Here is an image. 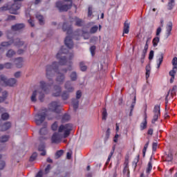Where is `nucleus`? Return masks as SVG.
<instances>
[{"label": "nucleus", "mask_w": 177, "mask_h": 177, "mask_svg": "<svg viewBox=\"0 0 177 177\" xmlns=\"http://www.w3.org/2000/svg\"><path fill=\"white\" fill-rule=\"evenodd\" d=\"M166 28L167 37H169V35H171V31H172V22H169L168 24L167 25Z\"/></svg>", "instance_id": "33"}, {"label": "nucleus", "mask_w": 177, "mask_h": 177, "mask_svg": "<svg viewBox=\"0 0 177 177\" xmlns=\"http://www.w3.org/2000/svg\"><path fill=\"white\" fill-rule=\"evenodd\" d=\"M152 160H153V157H151L146 169V174H147L148 175L149 174H150V172H151V169H153V162H151Z\"/></svg>", "instance_id": "23"}, {"label": "nucleus", "mask_w": 177, "mask_h": 177, "mask_svg": "<svg viewBox=\"0 0 177 177\" xmlns=\"http://www.w3.org/2000/svg\"><path fill=\"white\" fill-rule=\"evenodd\" d=\"M72 104L74 110H77L80 106V100H78L77 98L72 99Z\"/></svg>", "instance_id": "30"}, {"label": "nucleus", "mask_w": 177, "mask_h": 177, "mask_svg": "<svg viewBox=\"0 0 177 177\" xmlns=\"http://www.w3.org/2000/svg\"><path fill=\"white\" fill-rule=\"evenodd\" d=\"M1 119L4 121L9 119V114L8 113H4L1 115Z\"/></svg>", "instance_id": "52"}, {"label": "nucleus", "mask_w": 177, "mask_h": 177, "mask_svg": "<svg viewBox=\"0 0 177 177\" xmlns=\"http://www.w3.org/2000/svg\"><path fill=\"white\" fill-rule=\"evenodd\" d=\"M158 62L160 63V64H162V61L164 60V53H160L158 55Z\"/></svg>", "instance_id": "43"}, {"label": "nucleus", "mask_w": 177, "mask_h": 177, "mask_svg": "<svg viewBox=\"0 0 177 177\" xmlns=\"http://www.w3.org/2000/svg\"><path fill=\"white\" fill-rule=\"evenodd\" d=\"M59 70V64L57 62H54L52 64H48L46 66V77L48 80L49 83H46L44 81L40 82V88L41 91L49 92L50 91L51 86L55 84L53 81V77H55V73Z\"/></svg>", "instance_id": "1"}, {"label": "nucleus", "mask_w": 177, "mask_h": 177, "mask_svg": "<svg viewBox=\"0 0 177 177\" xmlns=\"http://www.w3.org/2000/svg\"><path fill=\"white\" fill-rule=\"evenodd\" d=\"M71 82L73 81H77L78 80V75L77 74V72L73 71L70 75Z\"/></svg>", "instance_id": "32"}, {"label": "nucleus", "mask_w": 177, "mask_h": 177, "mask_svg": "<svg viewBox=\"0 0 177 177\" xmlns=\"http://www.w3.org/2000/svg\"><path fill=\"white\" fill-rule=\"evenodd\" d=\"M110 128H109L106 132V136H105V142L106 140H109V138H110Z\"/></svg>", "instance_id": "58"}, {"label": "nucleus", "mask_w": 177, "mask_h": 177, "mask_svg": "<svg viewBox=\"0 0 177 177\" xmlns=\"http://www.w3.org/2000/svg\"><path fill=\"white\" fill-rule=\"evenodd\" d=\"M14 77L15 78H20L21 77V71H17L14 74Z\"/></svg>", "instance_id": "62"}, {"label": "nucleus", "mask_w": 177, "mask_h": 177, "mask_svg": "<svg viewBox=\"0 0 177 177\" xmlns=\"http://www.w3.org/2000/svg\"><path fill=\"white\" fill-rule=\"evenodd\" d=\"M153 57H154V50H151L149 53V59L153 60Z\"/></svg>", "instance_id": "60"}, {"label": "nucleus", "mask_w": 177, "mask_h": 177, "mask_svg": "<svg viewBox=\"0 0 177 177\" xmlns=\"http://www.w3.org/2000/svg\"><path fill=\"white\" fill-rule=\"evenodd\" d=\"M9 136L6 135V136H3L0 138V142L1 143H5L6 142H8V140H9Z\"/></svg>", "instance_id": "40"}, {"label": "nucleus", "mask_w": 177, "mask_h": 177, "mask_svg": "<svg viewBox=\"0 0 177 177\" xmlns=\"http://www.w3.org/2000/svg\"><path fill=\"white\" fill-rule=\"evenodd\" d=\"M177 86L174 85L171 89V95H176Z\"/></svg>", "instance_id": "59"}, {"label": "nucleus", "mask_w": 177, "mask_h": 177, "mask_svg": "<svg viewBox=\"0 0 177 177\" xmlns=\"http://www.w3.org/2000/svg\"><path fill=\"white\" fill-rule=\"evenodd\" d=\"M71 131H73V124L70 123L61 124L58 129V132L62 135L64 139H66V138H68V136H70Z\"/></svg>", "instance_id": "3"}, {"label": "nucleus", "mask_w": 177, "mask_h": 177, "mask_svg": "<svg viewBox=\"0 0 177 177\" xmlns=\"http://www.w3.org/2000/svg\"><path fill=\"white\" fill-rule=\"evenodd\" d=\"M62 122H67V121H70V115L65 113L62 117Z\"/></svg>", "instance_id": "38"}, {"label": "nucleus", "mask_w": 177, "mask_h": 177, "mask_svg": "<svg viewBox=\"0 0 177 177\" xmlns=\"http://www.w3.org/2000/svg\"><path fill=\"white\" fill-rule=\"evenodd\" d=\"M15 66L17 68H21L23 67V58H17L15 61Z\"/></svg>", "instance_id": "22"}, {"label": "nucleus", "mask_w": 177, "mask_h": 177, "mask_svg": "<svg viewBox=\"0 0 177 177\" xmlns=\"http://www.w3.org/2000/svg\"><path fill=\"white\" fill-rule=\"evenodd\" d=\"M54 91L53 93V96H55L57 97V96H60L62 95V86L59 85L55 84L53 86Z\"/></svg>", "instance_id": "14"}, {"label": "nucleus", "mask_w": 177, "mask_h": 177, "mask_svg": "<svg viewBox=\"0 0 177 177\" xmlns=\"http://www.w3.org/2000/svg\"><path fill=\"white\" fill-rule=\"evenodd\" d=\"M39 133L41 136L46 135V133H48V129H46V127L41 128L39 131Z\"/></svg>", "instance_id": "45"}, {"label": "nucleus", "mask_w": 177, "mask_h": 177, "mask_svg": "<svg viewBox=\"0 0 177 177\" xmlns=\"http://www.w3.org/2000/svg\"><path fill=\"white\" fill-rule=\"evenodd\" d=\"M80 66L82 71H86L87 67L84 64V62H80Z\"/></svg>", "instance_id": "54"}, {"label": "nucleus", "mask_w": 177, "mask_h": 177, "mask_svg": "<svg viewBox=\"0 0 177 177\" xmlns=\"http://www.w3.org/2000/svg\"><path fill=\"white\" fill-rule=\"evenodd\" d=\"M38 154H37V152H34L32 156L30 157L29 161L30 162H32V161H35L37 160Z\"/></svg>", "instance_id": "42"}, {"label": "nucleus", "mask_w": 177, "mask_h": 177, "mask_svg": "<svg viewBox=\"0 0 177 177\" xmlns=\"http://www.w3.org/2000/svg\"><path fill=\"white\" fill-rule=\"evenodd\" d=\"M13 40V43L14 45L15 46H23L24 45V41H22L21 40H20V38H16Z\"/></svg>", "instance_id": "27"}, {"label": "nucleus", "mask_w": 177, "mask_h": 177, "mask_svg": "<svg viewBox=\"0 0 177 177\" xmlns=\"http://www.w3.org/2000/svg\"><path fill=\"white\" fill-rule=\"evenodd\" d=\"M16 55V52H15V50H13L12 49H10L8 50V51L6 53V56L7 57H13V56H15Z\"/></svg>", "instance_id": "34"}, {"label": "nucleus", "mask_w": 177, "mask_h": 177, "mask_svg": "<svg viewBox=\"0 0 177 177\" xmlns=\"http://www.w3.org/2000/svg\"><path fill=\"white\" fill-rule=\"evenodd\" d=\"M146 78H149L150 77V71H151V67L150 66V64L146 66Z\"/></svg>", "instance_id": "36"}, {"label": "nucleus", "mask_w": 177, "mask_h": 177, "mask_svg": "<svg viewBox=\"0 0 177 177\" xmlns=\"http://www.w3.org/2000/svg\"><path fill=\"white\" fill-rule=\"evenodd\" d=\"M36 18L39 20V23L40 26H44L45 24V21L44 20V16L37 14L36 15Z\"/></svg>", "instance_id": "31"}, {"label": "nucleus", "mask_w": 177, "mask_h": 177, "mask_svg": "<svg viewBox=\"0 0 177 177\" xmlns=\"http://www.w3.org/2000/svg\"><path fill=\"white\" fill-rule=\"evenodd\" d=\"M175 5V0H170V1L168 3V9L169 10H171Z\"/></svg>", "instance_id": "46"}, {"label": "nucleus", "mask_w": 177, "mask_h": 177, "mask_svg": "<svg viewBox=\"0 0 177 177\" xmlns=\"http://www.w3.org/2000/svg\"><path fill=\"white\" fill-rule=\"evenodd\" d=\"M147 128V115H145V118H144V121L140 124V130L143 131Z\"/></svg>", "instance_id": "29"}, {"label": "nucleus", "mask_w": 177, "mask_h": 177, "mask_svg": "<svg viewBox=\"0 0 177 177\" xmlns=\"http://www.w3.org/2000/svg\"><path fill=\"white\" fill-rule=\"evenodd\" d=\"M62 139H64V137L59 133V132H55L53 133L51 138L52 143H60L62 142Z\"/></svg>", "instance_id": "9"}, {"label": "nucleus", "mask_w": 177, "mask_h": 177, "mask_svg": "<svg viewBox=\"0 0 177 177\" xmlns=\"http://www.w3.org/2000/svg\"><path fill=\"white\" fill-rule=\"evenodd\" d=\"M46 118V113L45 112L39 113L35 116V121L37 125H41Z\"/></svg>", "instance_id": "6"}, {"label": "nucleus", "mask_w": 177, "mask_h": 177, "mask_svg": "<svg viewBox=\"0 0 177 177\" xmlns=\"http://www.w3.org/2000/svg\"><path fill=\"white\" fill-rule=\"evenodd\" d=\"M99 30V27L97 26H94L90 29L91 34H95Z\"/></svg>", "instance_id": "48"}, {"label": "nucleus", "mask_w": 177, "mask_h": 177, "mask_svg": "<svg viewBox=\"0 0 177 177\" xmlns=\"http://www.w3.org/2000/svg\"><path fill=\"white\" fill-rule=\"evenodd\" d=\"M25 28L26 25L24 24H17L11 26L12 31H21Z\"/></svg>", "instance_id": "15"}, {"label": "nucleus", "mask_w": 177, "mask_h": 177, "mask_svg": "<svg viewBox=\"0 0 177 177\" xmlns=\"http://www.w3.org/2000/svg\"><path fill=\"white\" fill-rule=\"evenodd\" d=\"M0 80L4 82L5 85H6V82H8V78H6V76L1 75L0 76Z\"/></svg>", "instance_id": "55"}, {"label": "nucleus", "mask_w": 177, "mask_h": 177, "mask_svg": "<svg viewBox=\"0 0 177 177\" xmlns=\"http://www.w3.org/2000/svg\"><path fill=\"white\" fill-rule=\"evenodd\" d=\"M1 97H3L6 100L8 97V91H5L2 93V96Z\"/></svg>", "instance_id": "64"}, {"label": "nucleus", "mask_w": 177, "mask_h": 177, "mask_svg": "<svg viewBox=\"0 0 177 177\" xmlns=\"http://www.w3.org/2000/svg\"><path fill=\"white\" fill-rule=\"evenodd\" d=\"M6 167V162L4 160H0V171H2Z\"/></svg>", "instance_id": "49"}, {"label": "nucleus", "mask_w": 177, "mask_h": 177, "mask_svg": "<svg viewBox=\"0 0 177 177\" xmlns=\"http://www.w3.org/2000/svg\"><path fill=\"white\" fill-rule=\"evenodd\" d=\"M95 50H96V46H93L90 48V51L92 56H95Z\"/></svg>", "instance_id": "56"}, {"label": "nucleus", "mask_w": 177, "mask_h": 177, "mask_svg": "<svg viewBox=\"0 0 177 177\" xmlns=\"http://www.w3.org/2000/svg\"><path fill=\"white\" fill-rule=\"evenodd\" d=\"M55 81L59 84V85H63V84H64V81H66V75L62 72H58Z\"/></svg>", "instance_id": "12"}, {"label": "nucleus", "mask_w": 177, "mask_h": 177, "mask_svg": "<svg viewBox=\"0 0 177 177\" xmlns=\"http://www.w3.org/2000/svg\"><path fill=\"white\" fill-rule=\"evenodd\" d=\"M153 46H154V48H156V46H157V45H158V42H160V37H156L153 39Z\"/></svg>", "instance_id": "44"}, {"label": "nucleus", "mask_w": 177, "mask_h": 177, "mask_svg": "<svg viewBox=\"0 0 177 177\" xmlns=\"http://www.w3.org/2000/svg\"><path fill=\"white\" fill-rule=\"evenodd\" d=\"M175 68H177L176 66L173 67V70L170 71L169 74L171 77H175V74H176V71H175Z\"/></svg>", "instance_id": "51"}, {"label": "nucleus", "mask_w": 177, "mask_h": 177, "mask_svg": "<svg viewBox=\"0 0 177 177\" xmlns=\"http://www.w3.org/2000/svg\"><path fill=\"white\" fill-rule=\"evenodd\" d=\"M10 127H12V123L10 122H6L2 127L1 131L2 132H5V131H8L10 129Z\"/></svg>", "instance_id": "28"}, {"label": "nucleus", "mask_w": 177, "mask_h": 177, "mask_svg": "<svg viewBox=\"0 0 177 177\" xmlns=\"http://www.w3.org/2000/svg\"><path fill=\"white\" fill-rule=\"evenodd\" d=\"M45 145L41 143L38 147V151H41L40 156H46V149H45Z\"/></svg>", "instance_id": "19"}, {"label": "nucleus", "mask_w": 177, "mask_h": 177, "mask_svg": "<svg viewBox=\"0 0 177 177\" xmlns=\"http://www.w3.org/2000/svg\"><path fill=\"white\" fill-rule=\"evenodd\" d=\"M17 82V80H16L15 78H10L8 80L6 85V86H15Z\"/></svg>", "instance_id": "24"}, {"label": "nucleus", "mask_w": 177, "mask_h": 177, "mask_svg": "<svg viewBox=\"0 0 177 177\" xmlns=\"http://www.w3.org/2000/svg\"><path fill=\"white\" fill-rule=\"evenodd\" d=\"M73 20L75 22V25L77 27H82V26H84V21L79 17H75Z\"/></svg>", "instance_id": "21"}, {"label": "nucleus", "mask_w": 177, "mask_h": 177, "mask_svg": "<svg viewBox=\"0 0 177 177\" xmlns=\"http://www.w3.org/2000/svg\"><path fill=\"white\" fill-rule=\"evenodd\" d=\"M6 10H9V13H10V5H5L0 8V12H6Z\"/></svg>", "instance_id": "41"}, {"label": "nucleus", "mask_w": 177, "mask_h": 177, "mask_svg": "<svg viewBox=\"0 0 177 177\" xmlns=\"http://www.w3.org/2000/svg\"><path fill=\"white\" fill-rule=\"evenodd\" d=\"M147 44L145 46L144 49L142 50V53L141 55L140 62L141 64H143L145 63V57H146V55L147 53Z\"/></svg>", "instance_id": "18"}, {"label": "nucleus", "mask_w": 177, "mask_h": 177, "mask_svg": "<svg viewBox=\"0 0 177 177\" xmlns=\"http://www.w3.org/2000/svg\"><path fill=\"white\" fill-rule=\"evenodd\" d=\"M49 110L53 111L54 113H57V114L60 113V109H59V103L56 101L51 102L49 104Z\"/></svg>", "instance_id": "11"}, {"label": "nucleus", "mask_w": 177, "mask_h": 177, "mask_svg": "<svg viewBox=\"0 0 177 177\" xmlns=\"http://www.w3.org/2000/svg\"><path fill=\"white\" fill-rule=\"evenodd\" d=\"M51 129L53 131H57V122H54L53 124L51 126Z\"/></svg>", "instance_id": "63"}, {"label": "nucleus", "mask_w": 177, "mask_h": 177, "mask_svg": "<svg viewBox=\"0 0 177 177\" xmlns=\"http://www.w3.org/2000/svg\"><path fill=\"white\" fill-rule=\"evenodd\" d=\"M39 95V100L40 102H44V98L45 97V94L42 91V89H38L33 91L32 96L30 97L31 102H37V95Z\"/></svg>", "instance_id": "5"}, {"label": "nucleus", "mask_w": 177, "mask_h": 177, "mask_svg": "<svg viewBox=\"0 0 177 177\" xmlns=\"http://www.w3.org/2000/svg\"><path fill=\"white\" fill-rule=\"evenodd\" d=\"M64 153V150L61 149V150L57 151L55 153V160L60 158L63 156Z\"/></svg>", "instance_id": "35"}, {"label": "nucleus", "mask_w": 177, "mask_h": 177, "mask_svg": "<svg viewBox=\"0 0 177 177\" xmlns=\"http://www.w3.org/2000/svg\"><path fill=\"white\" fill-rule=\"evenodd\" d=\"M70 92L66 91V90L64 91L62 94H60L62 100H68V99L70 98Z\"/></svg>", "instance_id": "25"}, {"label": "nucleus", "mask_w": 177, "mask_h": 177, "mask_svg": "<svg viewBox=\"0 0 177 177\" xmlns=\"http://www.w3.org/2000/svg\"><path fill=\"white\" fill-rule=\"evenodd\" d=\"M165 161H167L168 162L172 161L174 158L172 157V153H169L165 156Z\"/></svg>", "instance_id": "39"}, {"label": "nucleus", "mask_w": 177, "mask_h": 177, "mask_svg": "<svg viewBox=\"0 0 177 177\" xmlns=\"http://www.w3.org/2000/svg\"><path fill=\"white\" fill-rule=\"evenodd\" d=\"M149 143H150V141H148L144 146V149L142 150L143 157L146 156V151L147 150V147H149Z\"/></svg>", "instance_id": "50"}, {"label": "nucleus", "mask_w": 177, "mask_h": 177, "mask_svg": "<svg viewBox=\"0 0 177 177\" xmlns=\"http://www.w3.org/2000/svg\"><path fill=\"white\" fill-rule=\"evenodd\" d=\"M65 45L69 49H73L74 48V43L73 42V39L70 36H67L65 39Z\"/></svg>", "instance_id": "16"}, {"label": "nucleus", "mask_w": 177, "mask_h": 177, "mask_svg": "<svg viewBox=\"0 0 177 177\" xmlns=\"http://www.w3.org/2000/svg\"><path fill=\"white\" fill-rule=\"evenodd\" d=\"M81 96H82V92H81V90H78L76 92V99H81Z\"/></svg>", "instance_id": "57"}, {"label": "nucleus", "mask_w": 177, "mask_h": 177, "mask_svg": "<svg viewBox=\"0 0 177 177\" xmlns=\"http://www.w3.org/2000/svg\"><path fill=\"white\" fill-rule=\"evenodd\" d=\"M129 22L128 21H125L123 27V35L124 34H129Z\"/></svg>", "instance_id": "26"}, {"label": "nucleus", "mask_w": 177, "mask_h": 177, "mask_svg": "<svg viewBox=\"0 0 177 177\" xmlns=\"http://www.w3.org/2000/svg\"><path fill=\"white\" fill-rule=\"evenodd\" d=\"M64 88L66 92H69L71 93H73L74 91H75V88H74V85L73 84V82L71 80H67L64 85Z\"/></svg>", "instance_id": "10"}, {"label": "nucleus", "mask_w": 177, "mask_h": 177, "mask_svg": "<svg viewBox=\"0 0 177 177\" xmlns=\"http://www.w3.org/2000/svg\"><path fill=\"white\" fill-rule=\"evenodd\" d=\"M62 30L68 34V35H71L73 34V27L67 24V22H64L62 26Z\"/></svg>", "instance_id": "13"}, {"label": "nucleus", "mask_w": 177, "mask_h": 177, "mask_svg": "<svg viewBox=\"0 0 177 177\" xmlns=\"http://www.w3.org/2000/svg\"><path fill=\"white\" fill-rule=\"evenodd\" d=\"M8 39H10L9 41H3L1 43V46H3V48H6L8 46H10L12 44H13V37H7Z\"/></svg>", "instance_id": "20"}, {"label": "nucleus", "mask_w": 177, "mask_h": 177, "mask_svg": "<svg viewBox=\"0 0 177 177\" xmlns=\"http://www.w3.org/2000/svg\"><path fill=\"white\" fill-rule=\"evenodd\" d=\"M13 67V64L10 62H6L4 64V68H12Z\"/></svg>", "instance_id": "53"}, {"label": "nucleus", "mask_w": 177, "mask_h": 177, "mask_svg": "<svg viewBox=\"0 0 177 177\" xmlns=\"http://www.w3.org/2000/svg\"><path fill=\"white\" fill-rule=\"evenodd\" d=\"M55 6L59 12H67L69 9L73 8V2H71L68 4H64L63 1H57Z\"/></svg>", "instance_id": "4"}, {"label": "nucleus", "mask_w": 177, "mask_h": 177, "mask_svg": "<svg viewBox=\"0 0 177 177\" xmlns=\"http://www.w3.org/2000/svg\"><path fill=\"white\" fill-rule=\"evenodd\" d=\"M171 63H172V65L174 66V67H176V66H177V57H176L173 58Z\"/></svg>", "instance_id": "61"}, {"label": "nucleus", "mask_w": 177, "mask_h": 177, "mask_svg": "<svg viewBox=\"0 0 177 177\" xmlns=\"http://www.w3.org/2000/svg\"><path fill=\"white\" fill-rule=\"evenodd\" d=\"M160 105H156L154 106L153 109V118L151 120L152 124H155L156 121H157V120H158V117L161 114V111L160 109Z\"/></svg>", "instance_id": "8"}, {"label": "nucleus", "mask_w": 177, "mask_h": 177, "mask_svg": "<svg viewBox=\"0 0 177 177\" xmlns=\"http://www.w3.org/2000/svg\"><path fill=\"white\" fill-rule=\"evenodd\" d=\"M102 120L104 121H106V120H107V110H106L105 108H104L102 111Z\"/></svg>", "instance_id": "47"}, {"label": "nucleus", "mask_w": 177, "mask_h": 177, "mask_svg": "<svg viewBox=\"0 0 177 177\" xmlns=\"http://www.w3.org/2000/svg\"><path fill=\"white\" fill-rule=\"evenodd\" d=\"M63 53H66V52L63 51V48H62L57 54V59H59V62L57 63L58 64V68L59 64H60V66H68V68L62 69V71L66 74L67 71H71V70H73V66H71V61L67 62L66 57L62 56Z\"/></svg>", "instance_id": "2"}, {"label": "nucleus", "mask_w": 177, "mask_h": 177, "mask_svg": "<svg viewBox=\"0 0 177 177\" xmlns=\"http://www.w3.org/2000/svg\"><path fill=\"white\" fill-rule=\"evenodd\" d=\"M129 164V156H127L125 157V161H124V168L123 170L124 174H129V170L128 169V165Z\"/></svg>", "instance_id": "17"}, {"label": "nucleus", "mask_w": 177, "mask_h": 177, "mask_svg": "<svg viewBox=\"0 0 177 177\" xmlns=\"http://www.w3.org/2000/svg\"><path fill=\"white\" fill-rule=\"evenodd\" d=\"M136 104V96L134 97L133 102H132V104L131 105V110H130V113H129L130 117H132V111H133V109L135 107Z\"/></svg>", "instance_id": "37"}, {"label": "nucleus", "mask_w": 177, "mask_h": 177, "mask_svg": "<svg viewBox=\"0 0 177 177\" xmlns=\"http://www.w3.org/2000/svg\"><path fill=\"white\" fill-rule=\"evenodd\" d=\"M21 8V3H15L10 5V13L11 15H19V9Z\"/></svg>", "instance_id": "7"}]
</instances>
